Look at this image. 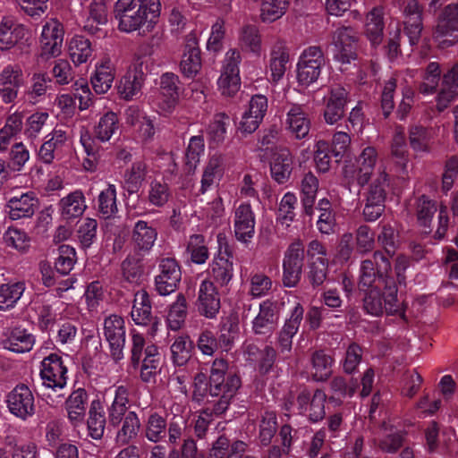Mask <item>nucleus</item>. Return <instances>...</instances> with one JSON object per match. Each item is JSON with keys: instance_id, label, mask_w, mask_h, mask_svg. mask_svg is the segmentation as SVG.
Returning <instances> with one entry per match:
<instances>
[{"instance_id": "nucleus-31", "label": "nucleus", "mask_w": 458, "mask_h": 458, "mask_svg": "<svg viewBox=\"0 0 458 458\" xmlns=\"http://www.w3.org/2000/svg\"><path fill=\"white\" fill-rule=\"evenodd\" d=\"M385 23L383 8L377 6L366 16L365 32L372 45H378L383 37Z\"/></svg>"}, {"instance_id": "nucleus-28", "label": "nucleus", "mask_w": 458, "mask_h": 458, "mask_svg": "<svg viewBox=\"0 0 458 458\" xmlns=\"http://www.w3.org/2000/svg\"><path fill=\"white\" fill-rule=\"evenodd\" d=\"M88 403L87 392L79 388L73 391L66 400L68 419L72 424L77 426L83 422Z\"/></svg>"}, {"instance_id": "nucleus-36", "label": "nucleus", "mask_w": 458, "mask_h": 458, "mask_svg": "<svg viewBox=\"0 0 458 458\" xmlns=\"http://www.w3.org/2000/svg\"><path fill=\"white\" fill-rule=\"evenodd\" d=\"M157 237V230L149 223L139 220L135 224L132 240L138 249L144 251L149 250L154 246Z\"/></svg>"}, {"instance_id": "nucleus-16", "label": "nucleus", "mask_w": 458, "mask_h": 458, "mask_svg": "<svg viewBox=\"0 0 458 458\" xmlns=\"http://www.w3.org/2000/svg\"><path fill=\"white\" fill-rule=\"evenodd\" d=\"M255 214L248 203H242L234 212L233 229L235 237L242 242H248L255 233Z\"/></svg>"}, {"instance_id": "nucleus-41", "label": "nucleus", "mask_w": 458, "mask_h": 458, "mask_svg": "<svg viewBox=\"0 0 458 458\" xmlns=\"http://www.w3.org/2000/svg\"><path fill=\"white\" fill-rule=\"evenodd\" d=\"M25 291L23 282H10L0 285V310L13 309Z\"/></svg>"}, {"instance_id": "nucleus-52", "label": "nucleus", "mask_w": 458, "mask_h": 458, "mask_svg": "<svg viewBox=\"0 0 458 458\" xmlns=\"http://www.w3.org/2000/svg\"><path fill=\"white\" fill-rule=\"evenodd\" d=\"M186 250L190 254L191 260L195 264H204L209 257L205 238L200 234H193L190 237Z\"/></svg>"}, {"instance_id": "nucleus-39", "label": "nucleus", "mask_w": 458, "mask_h": 458, "mask_svg": "<svg viewBox=\"0 0 458 458\" xmlns=\"http://www.w3.org/2000/svg\"><path fill=\"white\" fill-rule=\"evenodd\" d=\"M116 195V187L114 184H108L99 192L97 208L103 218L113 217L118 212Z\"/></svg>"}, {"instance_id": "nucleus-12", "label": "nucleus", "mask_w": 458, "mask_h": 458, "mask_svg": "<svg viewBox=\"0 0 458 458\" xmlns=\"http://www.w3.org/2000/svg\"><path fill=\"white\" fill-rule=\"evenodd\" d=\"M40 376L44 386L52 389H62L67 383V369L62 358L51 353L41 362Z\"/></svg>"}, {"instance_id": "nucleus-55", "label": "nucleus", "mask_w": 458, "mask_h": 458, "mask_svg": "<svg viewBox=\"0 0 458 458\" xmlns=\"http://www.w3.org/2000/svg\"><path fill=\"white\" fill-rule=\"evenodd\" d=\"M171 197V191L167 183L154 180L150 182L148 191V200L155 207L165 206Z\"/></svg>"}, {"instance_id": "nucleus-44", "label": "nucleus", "mask_w": 458, "mask_h": 458, "mask_svg": "<svg viewBox=\"0 0 458 458\" xmlns=\"http://www.w3.org/2000/svg\"><path fill=\"white\" fill-rule=\"evenodd\" d=\"M92 53L91 43L88 38L82 36H75L71 39L69 55L75 64L87 63L92 57Z\"/></svg>"}, {"instance_id": "nucleus-34", "label": "nucleus", "mask_w": 458, "mask_h": 458, "mask_svg": "<svg viewBox=\"0 0 458 458\" xmlns=\"http://www.w3.org/2000/svg\"><path fill=\"white\" fill-rule=\"evenodd\" d=\"M391 156L401 174H407L408 149L405 134L402 128H397L391 145Z\"/></svg>"}, {"instance_id": "nucleus-45", "label": "nucleus", "mask_w": 458, "mask_h": 458, "mask_svg": "<svg viewBox=\"0 0 458 458\" xmlns=\"http://www.w3.org/2000/svg\"><path fill=\"white\" fill-rule=\"evenodd\" d=\"M223 159L221 156H212L207 163L201 178V193H205L211 186L216 184L223 174Z\"/></svg>"}, {"instance_id": "nucleus-32", "label": "nucleus", "mask_w": 458, "mask_h": 458, "mask_svg": "<svg viewBox=\"0 0 458 458\" xmlns=\"http://www.w3.org/2000/svg\"><path fill=\"white\" fill-rule=\"evenodd\" d=\"M128 389L124 386H119L114 389V397L108 408V422L114 427L118 426L125 417L128 404Z\"/></svg>"}, {"instance_id": "nucleus-58", "label": "nucleus", "mask_w": 458, "mask_h": 458, "mask_svg": "<svg viewBox=\"0 0 458 458\" xmlns=\"http://www.w3.org/2000/svg\"><path fill=\"white\" fill-rule=\"evenodd\" d=\"M288 3L284 0H266L261 5L260 17L265 22H273L285 13Z\"/></svg>"}, {"instance_id": "nucleus-42", "label": "nucleus", "mask_w": 458, "mask_h": 458, "mask_svg": "<svg viewBox=\"0 0 458 458\" xmlns=\"http://www.w3.org/2000/svg\"><path fill=\"white\" fill-rule=\"evenodd\" d=\"M289 62V54L282 42H277L270 54V71L274 81L283 78Z\"/></svg>"}, {"instance_id": "nucleus-51", "label": "nucleus", "mask_w": 458, "mask_h": 458, "mask_svg": "<svg viewBox=\"0 0 458 458\" xmlns=\"http://www.w3.org/2000/svg\"><path fill=\"white\" fill-rule=\"evenodd\" d=\"M387 185V174L385 168L380 166L369 187L366 200L385 203Z\"/></svg>"}, {"instance_id": "nucleus-17", "label": "nucleus", "mask_w": 458, "mask_h": 458, "mask_svg": "<svg viewBox=\"0 0 458 458\" xmlns=\"http://www.w3.org/2000/svg\"><path fill=\"white\" fill-rule=\"evenodd\" d=\"M284 124L288 132L296 140L305 139L310 130V120L303 106L290 105L286 111Z\"/></svg>"}, {"instance_id": "nucleus-61", "label": "nucleus", "mask_w": 458, "mask_h": 458, "mask_svg": "<svg viewBox=\"0 0 458 458\" xmlns=\"http://www.w3.org/2000/svg\"><path fill=\"white\" fill-rule=\"evenodd\" d=\"M409 139L410 144L415 151H428L431 135L427 128L421 125H413L410 128Z\"/></svg>"}, {"instance_id": "nucleus-43", "label": "nucleus", "mask_w": 458, "mask_h": 458, "mask_svg": "<svg viewBox=\"0 0 458 458\" xmlns=\"http://www.w3.org/2000/svg\"><path fill=\"white\" fill-rule=\"evenodd\" d=\"M114 74L109 61H106L96 67L94 75L91 77V84L96 93L104 94L107 92L113 84Z\"/></svg>"}, {"instance_id": "nucleus-3", "label": "nucleus", "mask_w": 458, "mask_h": 458, "mask_svg": "<svg viewBox=\"0 0 458 458\" xmlns=\"http://www.w3.org/2000/svg\"><path fill=\"white\" fill-rule=\"evenodd\" d=\"M240 377L228 372V363L224 359H216L211 366L209 376V395L219 397L214 406L216 413L225 412L241 386Z\"/></svg>"}, {"instance_id": "nucleus-53", "label": "nucleus", "mask_w": 458, "mask_h": 458, "mask_svg": "<svg viewBox=\"0 0 458 458\" xmlns=\"http://www.w3.org/2000/svg\"><path fill=\"white\" fill-rule=\"evenodd\" d=\"M416 208L418 222L424 227V233H428L432 217L437 211V205L426 196H421L417 201Z\"/></svg>"}, {"instance_id": "nucleus-14", "label": "nucleus", "mask_w": 458, "mask_h": 458, "mask_svg": "<svg viewBox=\"0 0 458 458\" xmlns=\"http://www.w3.org/2000/svg\"><path fill=\"white\" fill-rule=\"evenodd\" d=\"M348 101L349 93L345 88L341 85L331 86L323 113L325 122L333 125L341 121L344 116Z\"/></svg>"}, {"instance_id": "nucleus-46", "label": "nucleus", "mask_w": 458, "mask_h": 458, "mask_svg": "<svg viewBox=\"0 0 458 458\" xmlns=\"http://www.w3.org/2000/svg\"><path fill=\"white\" fill-rule=\"evenodd\" d=\"M333 360L322 351L315 352L311 357L310 374L314 380L324 381L332 374Z\"/></svg>"}, {"instance_id": "nucleus-24", "label": "nucleus", "mask_w": 458, "mask_h": 458, "mask_svg": "<svg viewBox=\"0 0 458 458\" xmlns=\"http://www.w3.org/2000/svg\"><path fill=\"white\" fill-rule=\"evenodd\" d=\"M208 275L221 286L226 285L233 276V263L227 253H219L209 265Z\"/></svg>"}, {"instance_id": "nucleus-4", "label": "nucleus", "mask_w": 458, "mask_h": 458, "mask_svg": "<svg viewBox=\"0 0 458 458\" xmlns=\"http://www.w3.org/2000/svg\"><path fill=\"white\" fill-rule=\"evenodd\" d=\"M160 353L155 344L146 345L143 335L131 333V360L134 368L140 367V377L144 382H151L158 372Z\"/></svg>"}, {"instance_id": "nucleus-23", "label": "nucleus", "mask_w": 458, "mask_h": 458, "mask_svg": "<svg viewBox=\"0 0 458 458\" xmlns=\"http://www.w3.org/2000/svg\"><path fill=\"white\" fill-rule=\"evenodd\" d=\"M145 74L137 66L130 68L123 76L118 85V93L125 100L137 98L141 90Z\"/></svg>"}, {"instance_id": "nucleus-27", "label": "nucleus", "mask_w": 458, "mask_h": 458, "mask_svg": "<svg viewBox=\"0 0 458 458\" xmlns=\"http://www.w3.org/2000/svg\"><path fill=\"white\" fill-rule=\"evenodd\" d=\"M58 205L62 217L66 220L81 216L87 208L85 197L78 190L62 198Z\"/></svg>"}, {"instance_id": "nucleus-59", "label": "nucleus", "mask_w": 458, "mask_h": 458, "mask_svg": "<svg viewBox=\"0 0 458 458\" xmlns=\"http://www.w3.org/2000/svg\"><path fill=\"white\" fill-rule=\"evenodd\" d=\"M147 173L148 169L144 162H134L131 167L125 173V182L128 184V191L131 192L137 191L145 180Z\"/></svg>"}, {"instance_id": "nucleus-38", "label": "nucleus", "mask_w": 458, "mask_h": 458, "mask_svg": "<svg viewBox=\"0 0 458 458\" xmlns=\"http://www.w3.org/2000/svg\"><path fill=\"white\" fill-rule=\"evenodd\" d=\"M87 423L90 437L100 439L104 435L106 419L104 407L99 401L91 403Z\"/></svg>"}, {"instance_id": "nucleus-22", "label": "nucleus", "mask_w": 458, "mask_h": 458, "mask_svg": "<svg viewBox=\"0 0 458 458\" xmlns=\"http://www.w3.org/2000/svg\"><path fill=\"white\" fill-rule=\"evenodd\" d=\"M278 318L277 304L271 300L263 301L259 304V311L252 320V329L255 334L265 335L269 332Z\"/></svg>"}, {"instance_id": "nucleus-33", "label": "nucleus", "mask_w": 458, "mask_h": 458, "mask_svg": "<svg viewBox=\"0 0 458 458\" xmlns=\"http://www.w3.org/2000/svg\"><path fill=\"white\" fill-rule=\"evenodd\" d=\"M377 161V152L373 147L365 148L358 159V172L356 180L358 184L363 186L373 175V170ZM376 174H374L375 176Z\"/></svg>"}, {"instance_id": "nucleus-5", "label": "nucleus", "mask_w": 458, "mask_h": 458, "mask_svg": "<svg viewBox=\"0 0 458 458\" xmlns=\"http://www.w3.org/2000/svg\"><path fill=\"white\" fill-rule=\"evenodd\" d=\"M325 64V58L320 47L312 46L305 48L297 64V79L301 85L309 86L315 82Z\"/></svg>"}, {"instance_id": "nucleus-57", "label": "nucleus", "mask_w": 458, "mask_h": 458, "mask_svg": "<svg viewBox=\"0 0 458 458\" xmlns=\"http://www.w3.org/2000/svg\"><path fill=\"white\" fill-rule=\"evenodd\" d=\"M81 142L84 148V150L88 156L83 162V166L88 171H94L97 166V160L99 157L100 147L95 139L89 133L81 134Z\"/></svg>"}, {"instance_id": "nucleus-10", "label": "nucleus", "mask_w": 458, "mask_h": 458, "mask_svg": "<svg viewBox=\"0 0 458 458\" xmlns=\"http://www.w3.org/2000/svg\"><path fill=\"white\" fill-rule=\"evenodd\" d=\"M304 259L303 245L293 242L287 249L283 261V283L286 287H294L301 277Z\"/></svg>"}, {"instance_id": "nucleus-9", "label": "nucleus", "mask_w": 458, "mask_h": 458, "mask_svg": "<svg viewBox=\"0 0 458 458\" xmlns=\"http://www.w3.org/2000/svg\"><path fill=\"white\" fill-rule=\"evenodd\" d=\"M64 34V27L60 21L55 19L46 21L39 38V57L49 59L58 56L62 52Z\"/></svg>"}, {"instance_id": "nucleus-40", "label": "nucleus", "mask_w": 458, "mask_h": 458, "mask_svg": "<svg viewBox=\"0 0 458 458\" xmlns=\"http://www.w3.org/2000/svg\"><path fill=\"white\" fill-rule=\"evenodd\" d=\"M166 420L157 412L151 413L144 424V436L151 443L157 444L166 436Z\"/></svg>"}, {"instance_id": "nucleus-20", "label": "nucleus", "mask_w": 458, "mask_h": 458, "mask_svg": "<svg viewBox=\"0 0 458 458\" xmlns=\"http://www.w3.org/2000/svg\"><path fill=\"white\" fill-rule=\"evenodd\" d=\"M23 84L22 71L19 67L7 66L0 72V98L3 102L12 103Z\"/></svg>"}, {"instance_id": "nucleus-50", "label": "nucleus", "mask_w": 458, "mask_h": 458, "mask_svg": "<svg viewBox=\"0 0 458 458\" xmlns=\"http://www.w3.org/2000/svg\"><path fill=\"white\" fill-rule=\"evenodd\" d=\"M192 343L188 336H177L171 345L173 362L176 366H182L187 363L191 356Z\"/></svg>"}, {"instance_id": "nucleus-6", "label": "nucleus", "mask_w": 458, "mask_h": 458, "mask_svg": "<svg viewBox=\"0 0 458 458\" xmlns=\"http://www.w3.org/2000/svg\"><path fill=\"white\" fill-rule=\"evenodd\" d=\"M435 41L442 48H447L458 41V5H447L438 20L434 34Z\"/></svg>"}, {"instance_id": "nucleus-49", "label": "nucleus", "mask_w": 458, "mask_h": 458, "mask_svg": "<svg viewBox=\"0 0 458 458\" xmlns=\"http://www.w3.org/2000/svg\"><path fill=\"white\" fill-rule=\"evenodd\" d=\"M273 286L271 278L262 272H251L249 277V294L261 298L269 293Z\"/></svg>"}, {"instance_id": "nucleus-25", "label": "nucleus", "mask_w": 458, "mask_h": 458, "mask_svg": "<svg viewBox=\"0 0 458 458\" xmlns=\"http://www.w3.org/2000/svg\"><path fill=\"white\" fill-rule=\"evenodd\" d=\"M201 68L200 51L197 39L191 37L186 43L185 50L180 64L182 73L187 78H193Z\"/></svg>"}, {"instance_id": "nucleus-2", "label": "nucleus", "mask_w": 458, "mask_h": 458, "mask_svg": "<svg viewBox=\"0 0 458 458\" xmlns=\"http://www.w3.org/2000/svg\"><path fill=\"white\" fill-rule=\"evenodd\" d=\"M119 30L126 33L151 32L161 13L159 0H117L114 8Z\"/></svg>"}, {"instance_id": "nucleus-26", "label": "nucleus", "mask_w": 458, "mask_h": 458, "mask_svg": "<svg viewBox=\"0 0 458 458\" xmlns=\"http://www.w3.org/2000/svg\"><path fill=\"white\" fill-rule=\"evenodd\" d=\"M293 157L287 148H278L273 152L270 162L272 177L278 182H285L291 174Z\"/></svg>"}, {"instance_id": "nucleus-60", "label": "nucleus", "mask_w": 458, "mask_h": 458, "mask_svg": "<svg viewBox=\"0 0 458 458\" xmlns=\"http://www.w3.org/2000/svg\"><path fill=\"white\" fill-rule=\"evenodd\" d=\"M58 253L55 269L61 275H67L72 269L76 261L75 250L69 245H61L58 249Z\"/></svg>"}, {"instance_id": "nucleus-64", "label": "nucleus", "mask_w": 458, "mask_h": 458, "mask_svg": "<svg viewBox=\"0 0 458 458\" xmlns=\"http://www.w3.org/2000/svg\"><path fill=\"white\" fill-rule=\"evenodd\" d=\"M358 381L351 378L348 382L344 377H336L330 382V388L337 398L352 397L358 388Z\"/></svg>"}, {"instance_id": "nucleus-8", "label": "nucleus", "mask_w": 458, "mask_h": 458, "mask_svg": "<svg viewBox=\"0 0 458 458\" xmlns=\"http://www.w3.org/2000/svg\"><path fill=\"white\" fill-rule=\"evenodd\" d=\"M6 404L10 413L21 420H27L35 414L34 395L24 384L16 386L8 393Z\"/></svg>"}, {"instance_id": "nucleus-62", "label": "nucleus", "mask_w": 458, "mask_h": 458, "mask_svg": "<svg viewBox=\"0 0 458 458\" xmlns=\"http://www.w3.org/2000/svg\"><path fill=\"white\" fill-rule=\"evenodd\" d=\"M297 202V197L292 192H286L280 201L278 220L285 224L286 226H289L290 223L293 222L295 217L294 209Z\"/></svg>"}, {"instance_id": "nucleus-7", "label": "nucleus", "mask_w": 458, "mask_h": 458, "mask_svg": "<svg viewBox=\"0 0 458 458\" xmlns=\"http://www.w3.org/2000/svg\"><path fill=\"white\" fill-rule=\"evenodd\" d=\"M103 332L106 340L109 344L112 359L118 362L123 359V348L125 344V321L123 317L111 314L104 319Z\"/></svg>"}, {"instance_id": "nucleus-29", "label": "nucleus", "mask_w": 458, "mask_h": 458, "mask_svg": "<svg viewBox=\"0 0 458 458\" xmlns=\"http://www.w3.org/2000/svg\"><path fill=\"white\" fill-rule=\"evenodd\" d=\"M35 344V337L27 329L15 327L12 329L4 341V348L17 353L29 352Z\"/></svg>"}, {"instance_id": "nucleus-13", "label": "nucleus", "mask_w": 458, "mask_h": 458, "mask_svg": "<svg viewBox=\"0 0 458 458\" xmlns=\"http://www.w3.org/2000/svg\"><path fill=\"white\" fill-rule=\"evenodd\" d=\"M159 274L155 277L156 290L160 295H168L174 293L181 280V269L174 259H161Z\"/></svg>"}, {"instance_id": "nucleus-1", "label": "nucleus", "mask_w": 458, "mask_h": 458, "mask_svg": "<svg viewBox=\"0 0 458 458\" xmlns=\"http://www.w3.org/2000/svg\"><path fill=\"white\" fill-rule=\"evenodd\" d=\"M374 259L378 266L379 279L375 286L367 288L363 298L364 310L372 316H380L384 312L394 315L401 312V304L397 299L398 289L394 280L388 276L391 271V263L386 256L380 251L374 253Z\"/></svg>"}, {"instance_id": "nucleus-19", "label": "nucleus", "mask_w": 458, "mask_h": 458, "mask_svg": "<svg viewBox=\"0 0 458 458\" xmlns=\"http://www.w3.org/2000/svg\"><path fill=\"white\" fill-rule=\"evenodd\" d=\"M38 200L34 192L29 191L8 199L5 209L12 220L31 217L38 207Z\"/></svg>"}, {"instance_id": "nucleus-37", "label": "nucleus", "mask_w": 458, "mask_h": 458, "mask_svg": "<svg viewBox=\"0 0 458 458\" xmlns=\"http://www.w3.org/2000/svg\"><path fill=\"white\" fill-rule=\"evenodd\" d=\"M25 29L15 24L11 18H4L0 23V49H8L23 38Z\"/></svg>"}, {"instance_id": "nucleus-18", "label": "nucleus", "mask_w": 458, "mask_h": 458, "mask_svg": "<svg viewBox=\"0 0 458 458\" xmlns=\"http://www.w3.org/2000/svg\"><path fill=\"white\" fill-rule=\"evenodd\" d=\"M198 310L208 318H213L220 309V298L218 292L210 280H203L199 287Z\"/></svg>"}, {"instance_id": "nucleus-35", "label": "nucleus", "mask_w": 458, "mask_h": 458, "mask_svg": "<svg viewBox=\"0 0 458 458\" xmlns=\"http://www.w3.org/2000/svg\"><path fill=\"white\" fill-rule=\"evenodd\" d=\"M121 422L122 427L116 433L115 442L120 445H125L138 437L140 420L135 411H129Z\"/></svg>"}, {"instance_id": "nucleus-63", "label": "nucleus", "mask_w": 458, "mask_h": 458, "mask_svg": "<svg viewBox=\"0 0 458 458\" xmlns=\"http://www.w3.org/2000/svg\"><path fill=\"white\" fill-rule=\"evenodd\" d=\"M277 421L274 411H265L259 424V438L262 445H267L271 442L276 431Z\"/></svg>"}, {"instance_id": "nucleus-56", "label": "nucleus", "mask_w": 458, "mask_h": 458, "mask_svg": "<svg viewBox=\"0 0 458 458\" xmlns=\"http://www.w3.org/2000/svg\"><path fill=\"white\" fill-rule=\"evenodd\" d=\"M378 266L373 259H365L360 265V287L365 290L375 286L379 279Z\"/></svg>"}, {"instance_id": "nucleus-54", "label": "nucleus", "mask_w": 458, "mask_h": 458, "mask_svg": "<svg viewBox=\"0 0 458 458\" xmlns=\"http://www.w3.org/2000/svg\"><path fill=\"white\" fill-rule=\"evenodd\" d=\"M187 314L186 300L182 294L177 296L176 301L171 305L167 324L170 329L178 330L183 324Z\"/></svg>"}, {"instance_id": "nucleus-11", "label": "nucleus", "mask_w": 458, "mask_h": 458, "mask_svg": "<svg viewBox=\"0 0 458 458\" xmlns=\"http://www.w3.org/2000/svg\"><path fill=\"white\" fill-rule=\"evenodd\" d=\"M357 33L350 27L339 28L333 38L334 58L341 64H350L356 59Z\"/></svg>"}, {"instance_id": "nucleus-15", "label": "nucleus", "mask_w": 458, "mask_h": 458, "mask_svg": "<svg viewBox=\"0 0 458 458\" xmlns=\"http://www.w3.org/2000/svg\"><path fill=\"white\" fill-rule=\"evenodd\" d=\"M326 400L327 394L320 389H317L312 396L309 392L302 391L297 397V404L301 413L306 415L311 422H318L326 415Z\"/></svg>"}, {"instance_id": "nucleus-21", "label": "nucleus", "mask_w": 458, "mask_h": 458, "mask_svg": "<svg viewBox=\"0 0 458 458\" xmlns=\"http://www.w3.org/2000/svg\"><path fill=\"white\" fill-rule=\"evenodd\" d=\"M404 30L411 46L416 45L422 30L421 8L416 0L408 1L403 10Z\"/></svg>"}, {"instance_id": "nucleus-47", "label": "nucleus", "mask_w": 458, "mask_h": 458, "mask_svg": "<svg viewBox=\"0 0 458 458\" xmlns=\"http://www.w3.org/2000/svg\"><path fill=\"white\" fill-rule=\"evenodd\" d=\"M118 130V118L115 113L107 112L98 121V124L94 129L93 139L96 142H106L108 141L114 133Z\"/></svg>"}, {"instance_id": "nucleus-48", "label": "nucleus", "mask_w": 458, "mask_h": 458, "mask_svg": "<svg viewBox=\"0 0 458 458\" xmlns=\"http://www.w3.org/2000/svg\"><path fill=\"white\" fill-rule=\"evenodd\" d=\"M106 22L107 11L104 0H93L89 5V15L84 29L94 34L98 30V25H103Z\"/></svg>"}, {"instance_id": "nucleus-30", "label": "nucleus", "mask_w": 458, "mask_h": 458, "mask_svg": "<svg viewBox=\"0 0 458 458\" xmlns=\"http://www.w3.org/2000/svg\"><path fill=\"white\" fill-rule=\"evenodd\" d=\"M131 316L137 325L146 326L152 322L151 302L145 290L135 293Z\"/></svg>"}]
</instances>
